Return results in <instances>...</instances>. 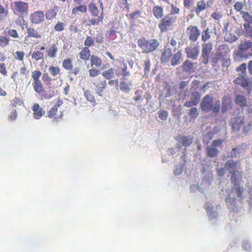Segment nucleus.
Listing matches in <instances>:
<instances>
[{"instance_id": "nucleus-10", "label": "nucleus", "mask_w": 252, "mask_h": 252, "mask_svg": "<svg viewBox=\"0 0 252 252\" xmlns=\"http://www.w3.org/2000/svg\"><path fill=\"white\" fill-rule=\"evenodd\" d=\"M14 11L21 14H27L29 9V5L27 2L18 1H14L11 3Z\"/></svg>"}, {"instance_id": "nucleus-18", "label": "nucleus", "mask_w": 252, "mask_h": 252, "mask_svg": "<svg viewBox=\"0 0 252 252\" xmlns=\"http://www.w3.org/2000/svg\"><path fill=\"white\" fill-rule=\"evenodd\" d=\"M172 49L169 47H167L165 49L161 57V61L162 63H166L169 60L172 55Z\"/></svg>"}, {"instance_id": "nucleus-23", "label": "nucleus", "mask_w": 252, "mask_h": 252, "mask_svg": "<svg viewBox=\"0 0 252 252\" xmlns=\"http://www.w3.org/2000/svg\"><path fill=\"white\" fill-rule=\"evenodd\" d=\"M206 152L209 157L214 158L218 156L219 150L212 146H208L206 149Z\"/></svg>"}, {"instance_id": "nucleus-38", "label": "nucleus", "mask_w": 252, "mask_h": 252, "mask_svg": "<svg viewBox=\"0 0 252 252\" xmlns=\"http://www.w3.org/2000/svg\"><path fill=\"white\" fill-rule=\"evenodd\" d=\"M89 8L93 16H97L98 15L99 12L98 8L94 4H90Z\"/></svg>"}, {"instance_id": "nucleus-14", "label": "nucleus", "mask_w": 252, "mask_h": 252, "mask_svg": "<svg viewBox=\"0 0 252 252\" xmlns=\"http://www.w3.org/2000/svg\"><path fill=\"white\" fill-rule=\"evenodd\" d=\"M233 105L232 101L231 98L227 96H224L222 99V103L221 107V112L224 114L227 111L230 110Z\"/></svg>"}, {"instance_id": "nucleus-37", "label": "nucleus", "mask_w": 252, "mask_h": 252, "mask_svg": "<svg viewBox=\"0 0 252 252\" xmlns=\"http://www.w3.org/2000/svg\"><path fill=\"white\" fill-rule=\"evenodd\" d=\"M60 106V104L55 105L50 110L48 113V116L49 118H52L55 116V119H58L59 117L56 116V114L57 112L58 107Z\"/></svg>"}, {"instance_id": "nucleus-47", "label": "nucleus", "mask_w": 252, "mask_h": 252, "mask_svg": "<svg viewBox=\"0 0 252 252\" xmlns=\"http://www.w3.org/2000/svg\"><path fill=\"white\" fill-rule=\"evenodd\" d=\"M64 24L62 22H58L54 27V30L57 32H61L63 30Z\"/></svg>"}, {"instance_id": "nucleus-50", "label": "nucleus", "mask_w": 252, "mask_h": 252, "mask_svg": "<svg viewBox=\"0 0 252 252\" xmlns=\"http://www.w3.org/2000/svg\"><path fill=\"white\" fill-rule=\"evenodd\" d=\"M151 63L150 60L148 59L144 62V71L145 73H148L150 70Z\"/></svg>"}, {"instance_id": "nucleus-40", "label": "nucleus", "mask_w": 252, "mask_h": 252, "mask_svg": "<svg viewBox=\"0 0 252 252\" xmlns=\"http://www.w3.org/2000/svg\"><path fill=\"white\" fill-rule=\"evenodd\" d=\"M158 114L159 118L162 121L166 120L168 116V112L164 110L158 111Z\"/></svg>"}, {"instance_id": "nucleus-60", "label": "nucleus", "mask_w": 252, "mask_h": 252, "mask_svg": "<svg viewBox=\"0 0 252 252\" xmlns=\"http://www.w3.org/2000/svg\"><path fill=\"white\" fill-rule=\"evenodd\" d=\"M0 72L3 75H6L7 74L5 65L3 63H0Z\"/></svg>"}, {"instance_id": "nucleus-30", "label": "nucleus", "mask_w": 252, "mask_h": 252, "mask_svg": "<svg viewBox=\"0 0 252 252\" xmlns=\"http://www.w3.org/2000/svg\"><path fill=\"white\" fill-rule=\"evenodd\" d=\"M34 90L37 93H41L42 91V84L40 80L34 81L33 84Z\"/></svg>"}, {"instance_id": "nucleus-49", "label": "nucleus", "mask_w": 252, "mask_h": 252, "mask_svg": "<svg viewBox=\"0 0 252 252\" xmlns=\"http://www.w3.org/2000/svg\"><path fill=\"white\" fill-rule=\"evenodd\" d=\"M41 75V73L40 71H34L32 74V78H33L34 81L40 80L39 78L40 77Z\"/></svg>"}, {"instance_id": "nucleus-25", "label": "nucleus", "mask_w": 252, "mask_h": 252, "mask_svg": "<svg viewBox=\"0 0 252 252\" xmlns=\"http://www.w3.org/2000/svg\"><path fill=\"white\" fill-rule=\"evenodd\" d=\"M163 9L162 7L156 5L153 9L154 15L158 19L161 18L163 16Z\"/></svg>"}, {"instance_id": "nucleus-31", "label": "nucleus", "mask_w": 252, "mask_h": 252, "mask_svg": "<svg viewBox=\"0 0 252 252\" xmlns=\"http://www.w3.org/2000/svg\"><path fill=\"white\" fill-rule=\"evenodd\" d=\"M241 180H238V185H233L234 189L236 190V195L238 197H241L242 196L244 189L243 187H240V181Z\"/></svg>"}, {"instance_id": "nucleus-8", "label": "nucleus", "mask_w": 252, "mask_h": 252, "mask_svg": "<svg viewBox=\"0 0 252 252\" xmlns=\"http://www.w3.org/2000/svg\"><path fill=\"white\" fill-rule=\"evenodd\" d=\"M187 58L196 60L200 53V47L198 44L191 45L185 48Z\"/></svg>"}, {"instance_id": "nucleus-6", "label": "nucleus", "mask_w": 252, "mask_h": 252, "mask_svg": "<svg viewBox=\"0 0 252 252\" xmlns=\"http://www.w3.org/2000/svg\"><path fill=\"white\" fill-rule=\"evenodd\" d=\"M213 49V43L211 42L204 43L202 45V51L200 57V62L207 64L209 62V59Z\"/></svg>"}, {"instance_id": "nucleus-45", "label": "nucleus", "mask_w": 252, "mask_h": 252, "mask_svg": "<svg viewBox=\"0 0 252 252\" xmlns=\"http://www.w3.org/2000/svg\"><path fill=\"white\" fill-rule=\"evenodd\" d=\"M49 71L53 76H55L60 73V69L59 67L51 66L49 69Z\"/></svg>"}, {"instance_id": "nucleus-46", "label": "nucleus", "mask_w": 252, "mask_h": 252, "mask_svg": "<svg viewBox=\"0 0 252 252\" xmlns=\"http://www.w3.org/2000/svg\"><path fill=\"white\" fill-rule=\"evenodd\" d=\"M9 45V38L3 36H0V46L3 47Z\"/></svg>"}, {"instance_id": "nucleus-59", "label": "nucleus", "mask_w": 252, "mask_h": 252, "mask_svg": "<svg viewBox=\"0 0 252 252\" xmlns=\"http://www.w3.org/2000/svg\"><path fill=\"white\" fill-rule=\"evenodd\" d=\"M15 54L17 55L16 59H18L19 61H22L24 59V56L25 55V53L23 52L22 51H17L16 52Z\"/></svg>"}, {"instance_id": "nucleus-12", "label": "nucleus", "mask_w": 252, "mask_h": 252, "mask_svg": "<svg viewBox=\"0 0 252 252\" xmlns=\"http://www.w3.org/2000/svg\"><path fill=\"white\" fill-rule=\"evenodd\" d=\"M45 15L41 10L35 11L30 15V19L32 23L39 24L44 22Z\"/></svg>"}, {"instance_id": "nucleus-27", "label": "nucleus", "mask_w": 252, "mask_h": 252, "mask_svg": "<svg viewBox=\"0 0 252 252\" xmlns=\"http://www.w3.org/2000/svg\"><path fill=\"white\" fill-rule=\"evenodd\" d=\"M27 33L28 34V37H32L34 38L41 37V35L38 32L32 27L28 28Z\"/></svg>"}, {"instance_id": "nucleus-2", "label": "nucleus", "mask_w": 252, "mask_h": 252, "mask_svg": "<svg viewBox=\"0 0 252 252\" xmlns=\"http://www.w3.org/2000/svg\"><path fill=\"white\" fill-rule=\"evenodd\" d=\"M226 170L231 174L230 181L232 185H238V180H242L243 171L241 170L240 163L239 160L229 159L224 164Z\"/></svg>"}, {"instance_id": "nucleus-5", "label": "nucleus", "mask_w": 252, "mask_h": 252, "mask_svg": "<svg viewBox=\"0 0 252 252\" xmlns=\"http://www.w3.org/2000/svg\"><path fill=\"white\" fill-rule=\"evenodd\" d=\"M245 23L243 26L246 36L252 38V16L248 12L242 11L240 12Z\"/></svg>"}, {"instance_id": "nucleus-26", "label": "nucleus", "mask_w": 252, "mask_h": 252, "mask_svg": "<svg viewBox=\"0 0 252 252\" xmlns=\"http://www.w3.org/2000/svg\"><path fill=\"white\" fill-rule=\"evenodd\" d=\"M80 58L83 60H88L90 56V51L87 47H84L79 53Z\"/></svg>"}, {"instance_id": "nucleus-63", "label": "nucleus", "mask_w": 252, "mask_h": 252, "mask_svg": "<svg viewBox=\"0 0 252 252\" xmlns=\"http://www.w3.org/2000/svg\"><path fill=\"white\" fill-rule=\"evenodd\" d=\"M76 10H77L78 11L85 13L87 11V7L85 5H81L76 7Z\"/></svg>"}, {"instance_id": "nucleus-39", "label": "nucleus", "mask_w": 252, "mask_h": 252, "mask_svg": "<svg viewBox=\"0 0 252 252\" xmlns=\"http://www.w3.org/2000/svg\"><path fill=\"white\" fill-rule=\"evenodd\" d=\"M84 95L87 100L95 103V99L93 94L91 93V91L89 90H87L84 92Z\"/></svg>"}, {"instance_id": "nucleus-41", "label": "nucleus", "mask_w": 252, "mask_h": 252, "mask_svg": "<svg viewBox=\"0 0 252 252\" xmlns=\"http://www.w3.org/2000/svg\"><path fill=\"white\" fill-rule=\"evenodd\" d=\"M58 48L55 45H53L49 50L48 52V55L50 58H53L56 56V52H57Z\"/></svg>"}, {"instance_id": "nucleus-1", "label": "nucleus", "mask_w": 252, "mask_h": 252, "mask_svg": "<svg viewBox=\"0 0 252 252\" xmlns=\"http://www.w3.org/2000/svg\"><path fill=\"white\" fill-rule=\"evenodd\" d=\"M202 111L205 113H211L214 116L220 111V101L219 99L214 98L211 95H206L200 104Z\"/></svg>"}, {"instance_id": "nucleus-21", "label": "nucleus", "mask_w": 252, "mask_h": 252, "mask_svg": "<svg viewBox=\"0 0 252 252\" xmlns=\"http://www.w3.org/2000/svg\"><path fill=\"white\" fill-rule=\"evenodd\" d=\"M182 55L181 51H178L176 53L174 54L171 60V64L173 66H175L180 64Z\"/></svg>"}, {"instance_id": "nucleus-9", "label": "nucleus", "mask_w": 252, "mask_h": 252, "mask_svg": "<svg viewBox=\"0 0 252 252\" xmlns=\"http://www.w3.org/2000/svg\"><path fill=\"white\" fill-rule=\"evenodd\" d=\"M177 17L172 14H168L165 16L159 24V28L161 32L166 30L167 27L171 26L176 20Z\"/></svg>"}, {"instance_id": "nucleus-3", "label": "nucleus", "mask_w": 252, "mask_h": 252, "mask_svg": "<svg viewBox=\"0 0 252 252\" xmlns=\"http://www.w3.org/2000/svg\"><path fill=\"white\" fill-rule=\"evenodd\" d=\"M252 56V41L245 40L238 45V50L236 51L234 60L240 61V59H248Z\"/></svg>"}, {"instance_id": "nucleus-36", "label": "nucleus", "mask_w": 252, "mask_h": 252, "mask_svg": "<svg viewBox=\"0 0 252 252\" xmlns=\"http://www.w3.org/2000/svg\"><path fill=\"white\" fill-rule=\"evenodd\" d=\"M93 84L96 88L101 86L106 87V82L105 80H102L100 78H97L94 80Z\"/></svg>"}, {"instance_id": "nucleus-33", "label": "nucleus", "mask_w": 252, "mask_h": 252, "mask_svg": "<svg viewBox=\"0 0 252 252\" xmlns=\"http://www.w3.org/2000/svg\"><path fill=\"white\" fill-rule=\"evenodd\" d=\"M200 99V94L198 92H194L192 93L190 100L192 101L195 104L197 105Z\"/></svg>"}, {"instance_id": "nucleus-28", "label": "nucleus", "mask_w": 252, "mask_h": 252, "mask_svg": "<svg viewBox=\"0 0 252 252\" xmlns=\"http://www.w3.org/2000/svg\"><path fill=\"white\" fill-rule=\"evenodd\" d=\"M246 69L247 64L246 63H243L236 68V71L237 72H241L239 74V76H247Z\"/></svg>"}, {"instance_id": "nucleus-57", "label": "nucleus", "mask_w": 252, "mask_h": 252, "mask_svg": "<svg viewBox=\"0 0 252 252\" xmlns=\"http://www.w3.org/2000/svg\"><path fill=\"white\" fill-rule=\"evenodd\" d=\"M8 33L12 37L17 38L19 36L17 31L15 30H10L8 31Z\"/></svg>"}, {"instance_id": "nucleus-61", "label": "nucleus", "mask_w": 252, "mask_h": 252, "mask_svg": "<svg viewBox=\"0 0 252 252\" xmlns=\"http://www.w3.org/2000/svg\"><path fill=\"white\" fill-rule=\"evenodd\" d=\"M196 105H197L195 104V103L192 101H191L190 99L189 101H186L184 104V107H189V108L192 107L193 106H196Z\"/></svg>"}, {"instance_id": "nucleus-58", "label": "nucleus", "mask_w": 252, "mask_h": 252, "mask_svg": "<svg viewBox=\"0 0 252 252\" xmlns=\"http://www.w3.org/2000/svg\"><path fill=\"white\" fill-rule=\"evenodd\" d=\"M107 36L109 38L111 39H115L116 37V31L114 30H111L109 31L108 32Z\"/></svg>"}, {"instance_id": "nucleus-56", "label": "nucleus", "mask_w": 252, "mask_h": 252, "mask_svg": "<svg viewBox=\"0 0 252 252\" xmlns=\"http://www.w3.org/2000/svg\"><path fill=\"white\" fill-rule=\"evenodd\" d=\"M99 72V71L94 68H91L89 70L90 76L91 77L96 76Z\"/></svg>"}, {"instance_id": "nucleus-62", "label": "nucleus", "mask_w": 252, "mask_h": 252, "mask_svg": "<svg viewBox=\"0 0 252 252\" xmlns=\"http://www.w3.org/2000/svg\"><path fill=\"white\" fill-rule=\"evenodd\" d=\"M106 87L101 86L100 87L97 88L96 90V93L100 96H103V91L105 89Z\"/></svg>"}, {"instance_id": "nucleus-16", "label": "nucleus", "mask_w": 252, "mask_h": 252, "mask_svg": "<svg viewBox=\"0 0 252 252\" xmlns=\"http://www.w3.org/2000/svg\"><path fill=\"white\" fill-rule=\"evenodd\" d=\"M133 85L132 81L126 82L125 81H122L120 83V89L125 93H129L132 89Z\"/></svg>"}, {"instance_id": "nucleus-53", "label": "nucleus", "mask_w": 252, "mask_h": 252, "mask_svg": "<svg viewBox=\"0 0 252 252\" xmlns=\"http://www.w3.org/2000/svg\"><path fill=\"white\" fill-rule=\"evenodd\" d=\"M224 140L222 139L215 140L212 142V146L214 147H220L221 145Z\"/></svg>"}, {"instance_id": "nucleus-11", "label": "nucleus", "mask_w": 252, "mask_h": 252, "mask_svg": "<svg viewBox=\"0 0 252 252\" xmlns=\"http://www.w3.org/2000/svg\"><path fill=\"white\" fill-rule=\"evenodd\" d=\"M187 31H189V38L191 42L196 41L201 33L200 30L196 26H189Z\"/></svg>"}, {"instance_id": "nucleus-32", "label": "nucleus", "mask_w": 252, "mask_h": 252, "mask_svg": "<svg viewBox=\"0 0 252 252\" xmlns=\"http://www.w3.org/2000/svg\"><path fill=\"white\" fill-rule=\"evenodd\" d=\"M102 75L106 79L109 80L114 77V70L113 68H110L107 70L103 71Z\"/></svg>"}, {"instance_id": "nucleus-19", "label": "nucleus", "mask_w": 252, "mask_h": 252, "mask_svg": "<svg viewBox=\"0 0 252 252\" xmlns=\"http://www.w3.org/2000/svg\"><path fill=\"white\" fill-rule=\"evenodd\" d=\"M235 103L241 107H245L247 105V99L246 97L243 95L238 94L235 98Z\"/></svg>"}, {"instance_id": "nucleus-51", "label": "nucleus", "mask_w": 252, "mask_h": 252, "mask_svg": "<svg viewBox=\"0 0 252 252\" xmlns=\"http://www.w3.org/2000/svg\"><path fill=\"white\" fill-rule=\"evenodd\" d=\"M42 80L44 81L46 85L50 86L51 84V78L49 77L47 73H44L42 76Z\"/></svg>"}, {"instance_id": "nucleus-48", "label": "nucleus", "mask_w": 252, "mask_h": 252, "mask_svg": "<svg viewBox=\"0 0 252 252\" xmlns=\"http://www.w3.org/2000/svg\"><path fill=\"white\" fill-rule=\"evenodd\" d=\"M94 39L90 36H87L85 41L84 44L86 46H91L93 45L94 43Z\"/></svg>"}, {"instance_id": "nucleus-44", "label": "nucleus", "mask_w": 252, "mask_h": 252, "mask_svg": "<svg viewBox=\"0 0 252 252\" xmlns=\"http://www.w3.org/2000/svg\"><path fill=\"white\" fill-rule=\"evenodd\" d=\"M188 114L191 118L193 119L196 118L198 115L197 109L196 107H192L189 109Z\"/></svg>"}, {"instance_id": "nucleus-42", "label": "nucleus", "mask_w": 252, "mask_h": 252, "mask_svg": "<svg viewBox=\"0 0 252 252\" xmlns=\"http://www.w3.org/2000/svg\"><path fill=\"white\" fill-rule=\"evenodd\" d=\"M63 66L67 70H70L72 68L71 61L70 59L64 60L63 62Z\"/></svg>"}, {"instance_id": "nucleus-22", "label": "nucleus", "mask_w": 252, "mask_h": 252, "mask_svg": "<svg viewBox=\"0 0 252 252\" xmlns=\"http://www.w3.org/2000/svg\"><path fill=\"white\" fill-rule=\"evenodd\" d=\"M58 7L57 6H54L51 9H49L46 12L45 14L46 19L51 20L54 18L56 16L58 12Z\"/></svg>"}, {"instance_id": "nucleus-13", "label": "nucleus", "mask_w": 252, "mask_h": 252, "mask_svg": "<svg viewBox=\"0 0 252 252\" xmlns=\"http://www.w3.org/2000/svg\"><path fill=\"white\" fill-rule=\"evenodd\" d=\"M216 34L217 30L216 28L210 29L207 27L203 30L201 32V40L205 43L213 37V35H216Z\"/></svg>"}, {"instance_id": "nucleus-64", "label": "nucleus", "mask_w": 252, "mask_h": 252, "mask_svg": "<svg viewBox=\"0 0 252 252\" xmlns=\"http://www.w3.org/2000/svg\"><path fill=\"white\" fill-rule=\"evenodd\" d=\"M103 35L101 33L96 35L95 40L96 42L98 43H102L103 42Z\"/></svg>"}, {"instance_id": "nucleus-20", "label": "nucleus", "mask_w": 252, "mask_h": 252, "mask_svg": "<svg viewBox=\"0 0 252 252\" xmlns=\"http://www.w3.org/2000/svg\"><path fill=\"white\" fill-rule=\"evenodd\" d=\"M194 63L189 60H186L182 65L184 71L190 73L193 70Z\"/></svg>"}, {"instance_id": "nucleus-7", "label": "nucleus", "mask_w": 252, "mask_h": 252, "mask_svg": "<svg viewBox=\"0 0 252 252\" xmlns=\"http://www.w3.org/2000/svg\"><path fill=\"white\" fill-rule=\"evenodd\" d=\"M233 83L236 85L241 86L246 90V93L248 94L251 93L252 81L247 76H238L234 80Z\"/></svg>"}, {"instance_id": "nucleus-52", "label": "nucleus", "mask_w": 252, "mask_h": 252, "mask_svg": "<svg viewBox=\"0 0 252 252\" xmlns=\"http://www.w3.org/2000/svg\"><path fill=\"white\" fill-rule=\"evenodd\" d=\"M141 13L140 10H137L135 11H134V12L130 14L129 17H130V19H135L140 16Z\"/></svg>"}, {"instance_id": "nucleus-43", "label": "nucleus", "mask_w": 252, "mask_h": 252, "mask_svg": "<svg viewBox=\"0 0 252 252\" xmlns=\"http://www.w3.org/2000/svg\"><path fill=\"white\" fill-rule=\"evenodd\" d=\"M43 53L39 51H34L32 55V59H34L36 61H38L43 58Z\"/></svg>"}, {"instance_id": "nucleus-34", "label": "nucleus", "mask_w": 252, "mask_h": 252, "mask_svg": "<svg viewBox=\"0 0 252 252\" xmlns=\"http://www.w3.org/2000/svg\"><path fill=\"white\" fill-rule=\"evenodd\" d=\"M127 65L126 64H124L123 67H121V75L123 76L121 79H123L124 80H126V77L130 75L129 71H127Z\"/></svg>"}, {"instance_id": "nucleus-15", "label": "nucleus", "mask_w": 252, "mask_h": 252, "mask_svg": "<svg viewBox=\"0 0 252 252\" xmlns=\"http://www.w3.org/2000/svg\"><path fill=\"white\" fill-rule=\"evenodd\" d=\"M176 140L178 141L179 142L181 143L185 147L189 146L192 142L193 138L191 136H178L176 138Z\"/></svg>"}, {"instance_id": "nucleus-17", "label": "nucleus", "mask_w": 252, "mask_h": 252, "mask_svg": "<svg viewBox=\"0 0 252 252\" xmlns=\"http://www.w3.org/2000/svg\"><path fill=\"white\" fill-rule=\"evenodd\" d=\"M32 110L33 111V117L34 119H39L44 114V111L43 109L40 108L38 104H34L32 108Z\"/></svg>"}, {"instance_id": "nucleus-54", "label": "nucleus", "mask_w": 252, "mask_h": 252, "mask_svg": "<svg viewBox=\"0 0 252 252\" xmlns=\"http://www.w3.org/2000/svg\"><path fill=\"white\" fill-rule=\"evenodd\" d=\"M243 7V5L242 2L239 1L236 2L234 5L235 10H236L237 11H240V12H241V10L242 9Z\"/></svg>"}, {"instance_id": "nucleus-35", "label": "nucleus", "mask_w": 252, "mask_h": 252, "mask_svg": "<svg viewBox=\"0 0 252 252\" xmlns=\"http://www.w3.org/2000/svg\"><path fill=\"white\" fill-rule=\"evenodd\" d=\"M91 65H95L96 66H100L101 64V60L97 56L92 55L91 57Z\"/></svg>"}, {"instance_id": "nucleus-24", "label": "nucleus", "mask_w": 252, "mask_h": 252, "mask_svg": "<svg viewBox=\"0 0 252 252\" xmlns=\"http://www.w3.org/2000/svg\"><path fill=\"white\" fill-rule=\"evenodd\" d=\"M206 8V4L204 0H201L197 2V6L194 7L193 10L197 15H199L200 12L204 10Z\"/></svg>"}, {"instance_id": "nucleus-55", "label": "nucleus", "mask_w": 252, "mask_h": 252, "mask_svg": "<svg viewBox=\"0 0 252 252\" xmlns=\"http://www.w3.org/2000/svg\"><path fill=\"white\" fill-rule=\"evenodd\" d=\"M225 167L216 169L217 173L220 177H222L225 174Z\"/></svg>"}, {"instance_id": "nucleus-29", "label": "nucleus", "mask_w": 252, "mask_h": 252, "mask_svg": "<svg viewBox=\"0 0 252 252\" xmlns=\"http://www.w3.org/2000/svg\"><path fill=\"white\" fill-rule=\"evenodd\" d=\"M233 124L232 126H239L243 125L244 123V118L243 116L240 115L234 118L232 121Z\"/></svg>"}, {"instance_id": "nucleus-4", "label": "nucleus", "mask_w": 252, "mask_h": 252, "mask_svg": "<svg viewBox=\"0 0 252 252\" xmlns=\"http://www.w3.org/2000/svg\"><path fill=\"white\" fill-rule=\"evenodd\" d=\"M138 47L144 53H150L155 51L159 45L156 39H147L145 37L140 38L137 41Z\"/></svg>"}]
</instances>
